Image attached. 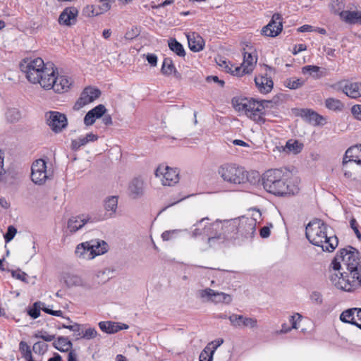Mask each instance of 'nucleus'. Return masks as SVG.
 Returning a JSON list of instances; mask_svg holds the SVG:
<instances>
[{"mask_svg":"<svg viewBox=\"0 0 361 361\" xmlns=\"http://www.w3.org/2000/svg\"><path fill=\"white\" fill-rule=\"evenodd\" d=\"M147 61L152 66H156L157 64V56L154 54H148L146 56Z\"/></svg>","mask_w":361,"mask_h":361,"instance_id":"obj_63","label":"nucleus"},{"mask_svg":"<svg viewBox=\"0 0 361 361\" xmlns=\"http://www.w3.org/2000/svg\"><path fill=\"white\" fill-rule=\"evenodd\" d=\"M7 117L9 118L11 121H17L20 118L19 111L15 109L8 110Z\"/></svg>","mask_w":361,"mask_h":361,"instance_id":"obj_59","label":"nucleus"},{"mask_svg":"<svg viewBox=\"0 0 361 361\" xmlns=\"http://www.w3.org/2000/svg\"><path fill=\"white\" fill-rule=\"evenodd\" d=\"M216 61L219 66L223 67L226 72L230 73L234 75L233 70L235 67H236L235 66L231 64L229 62L226 61L225 59L221 57Z\"/></svg>","mask_w":361,"mask_h":361,"instance_id":"obj_50","label":"nucleus"},{"mask_svg":"<svg viewBox=\"0 0 361 361\" xmlns=\"http://www.w3.org/2000/svg\"><path fill=\"white\" fill-rule=\"evenodd\" d=\"M261 218V213L259 209H255L251 216H243L238 219H235L233 224L231 228L237 226V233L239 235L245 238H252L256 231V225Z\"/></svg>","mask_w":361,"mask_h":361,"instance_id":"obj_6","label":"nucleus"},{"mask_svg":"<svg viewBox=\"0 0 361 361\" xmlns=\"http://www.w3.org/2000/svg\"><path fill=\"white\" fill-rule=\"evenodd\" d=\"M319 70V68L317 66H305L302 68V72L303 74H310L317 73Z\"/></svg>","mask_w":361,"mask_h":361,"instance_id":"obj_57","label":"nucleus"},{"mask_svg":"<svg viewBox=\"0 0 361 361\" xmlns=\"http://www.w3.org/2000/svg\"><path fill=\"white\" fill-rule=\"evenodd\" d=\"M57 71L58 70L54 64L47 63V66L41 71L40 75L38 76L39 78V81L36 82L35 84H39L44 90H51Z\"/></svg>","mask_w":361,"mask_h":361,"instance_id":"obj_13","label":"nucleus"},{"mask_svg":"<svg viewBox=\"0 0 361 361\" xmlns=\"http://www.w3.org/2000/svg\"><path fill=\"white\" fill-rule=\"evenodd\" d=\"M63 279L68 287L83 286L82 278L78 275L66 273L63 274Z\"/></svg>","mask_w":361,"mask_h":361,"instance_id":"obj_38","label":"nucleus"},{"mask_svg":"<svg viewBox=\"0 0 361 361\" xmlns=\"http://www.w3.org/2000/svg\"><path fill=\"white\" fill-rule=\"evenodd\" d=\"M31 178L37 185L44 184L49 178L47 164L44 159L36 160L32 165Z\"/></svg>","mask_w":361,"mask_h":361,"instance_id":"obj_14","label":"nucleus"},{"mask_svg":"<svg viewBox=\"0 0 361 361\" xmlns=\"http://www.w3.org/2000/svg\"><path fill=\"white\" fill-rule=\"evenodd\" d=\"M326 107L333 111H341L344 108V104L337 99L328 98L325 102Z\"/></svg>","mask_w":361,"mask_h":361,"instance_id":"obj_42","label":"nucleus"},{"mask_svg":"<svg viewBox=\"0 0 361 361\" xmlns=\"http://www.w3.org/2000/svg\"><path fill=\"white\" fill-rule=\"evenodd\" d=\"M106 108L103 104H99L89 111L84 118V123L89 126H92L97 118H101L106 112Z\"/></svg>","mask_w":361,"mask_h":361,"instance_id":"obj_24","label":"nucleus"},{"mask_svg":"<svg viewBox=\"0 0 361 361\" xmlns=\"http://www.w3.org/2000/svg\"><path fill=\"white\" fill-rule=\"evenodd\" d=\"M228 319L231 324L235 328L248 327L250 329H256L258 326L257 319L254 317L233 314L228 317Z\"/></svg>","mask_w":361,"mask_h":361,"instance_id":"obj_18","label":"nucleus"},{"mask_svg":"<svg viewBox=\"0 0 361 361\" xmlns=\"http://www.w3.org/2000/svg\"><path fill=\"white\" fill-rule=\"evenodd\" d=\"M351 112L356 119L361 121V105L353 106Z\"/></svg>","mask_w":361,"mask_h":361,"instance_id":"obj_61","label":"nucleus"},{"mask_svg":"<svg viewBox=\"0 0 361 361\" xmlns=\"http://www.w3.org/2000/svg\"><path fill=\"white\" fill-rule=\"evenodd\" d=\"M12 276L22 281H25L27 277V274L25 272L21 271L20 270L13 271Z\"/></svg>","mask_w":361,"mask_h":361,"instance_id":"obj_62","label":"nucleus"},{"mask_svg":"<svg viewBox=\"0 0 361 361\" xmlns=\"http://www.w3.org/2000/svg\"><path fill=\"white\" fill-rule=\"evenodd\" d=\"M98 137L97 135L92 133H87L85 136H80L71 140V149L73 151H78L81 147L86 145L87 143L97 141Z\"/></svg>","mask_w":361,"mask_h":361,"instance_id":"obj_26","label":"nucleus"},{"mask_svg":"<svg viewBox=\"0 0 361 361\" xmlns=\"http://www.w3.org/2000/svg\"><path fill=\"white\" fill-rule=\"evenodd\" d=\"M188 46L190 50L197 52L203 49L204 42L202 37L200 35L195 36L192 34V37L190 35L188 36Z\"/></svg>","mask_w":361,"mask_h":361,"instance_id":"obj_37","label":"nucleus"},{"mask_svg":"<svg viewBox=\"0 0 361 361\" xmlns=\"http://www.w3.org/2000/svg\"><path fill=\"white\" fill-rule=\"evenodd\" d=\"M209 218H202L194 224L191 228L190 236L193 238H196L200 236L205 237V221H208Z\"/></svg>","mask_w":361,"mask_h":361,"instance_id":"obj_33","label":"nucleus"},{"mask_svg":"<svg viewBox=\"0 0 361 361\" xmlns=\"http://www.w3.org/2000/svg\"><path fill=\"white\" fill-rule=\"evenodd\" d=\"M282 18L279 13H274L270 22L262 30V35L274 37L279 35L283 29Z\"/></svg>","mask_w":361,"mask_h":361,"instance_id":"obj_17","label":"nucleus"},{"mask_svg":"<svg viewBox=\"0 0 361 361\" xmlns=\"http://www.w3.org/2000/svg\"><path fill=\"white\" fill-rule=\"evenodd\" d=\"M90 221V218L88 215L73 216L68 220L67 228L71 233H74L82 228Z\"/></svg>","mask_w":361,"mask_h":361,"instance_id":"obj_25","label":"nucleus"},{"mask_svg":"<svg viewBox=\"0 0 361 361\" xmlns=\"http://www.w3.org/2000/svg\"><path fill=\"white\" fill-rule=\"evenodd\" d=\"M99 326L102 331L114 334L119 331V324L111 322H100Z\"/></svg>","mask_w":361,"mask_h":361,"instance_id":"obj_41","label":"nucleus"},{"mask_svg":"<svg viewBox=\"0 0 361 361\" xmlns=\"http://www.w3.org/2000/svg\"><path fill=\"white\" fill-rule=\"evenodd\" d=\"M339 16L343 21L349 24L361 23V12L359 11H343Z\"/></svg>","mask_w":361,"mask_h":361,"instance_id":"obj_31","label":"nucleus"},{"mask_svg":"<svg viewBox=\"0 0 361 361\" xmlns=\"http://www.w3.org/2000/svg\"><path fill=\"white\" fill-rule=\"evenodd\" d=\"M98 336V332L94 327L87 326V324H82V330L81 334H75V340L81 338L85 340H91L95 338Z\"/></svg>","mask_w":361,"mask_h":361,"instance_id":"obj_34","label":"nucleus"},{"mask_svg":"<svg viewBox=\"0 0 361 361\" xmlns=\"http://www.w3.org/2000/svg\"><path fill=\"white\" fill-rule=\"evenodd\" d=\"M264 188L274 195L286 196L299 192L298 181L286 169H274L265 171L262 176Z\"/></svg>","mask_w":361,"mask_h":361,"instance_id":"obj_1","label":"nucleus"},{"mask_svg":"<svg viewBox=\"0 0 361 361\" xmlns=\"http://www.w3.org/2000/svg\"><path fill=\"white\" fill-rule=\"evenodd\" d=\"M310 299L317 304H322L323 301L322 295L318 291L312 292L310 295Z\"/></svg>","mask_w":361,"mask_h":361,"instance_id":"obj_60","label":"nucleus"},{"mask_svg":"<svg viewBox=\"0 0 361 361\" xmlns=\"http://www.w3.org/2000/svg\"><path fill=\"white\" fill-rule=\"evenodd\" d=\"M302 146L299 141L292 140H288L286 145V149L295 154L299 153L302 150Z\"/></svg>","mask_w":361,"mask_h":361,"instance_id":"obj_45","label":"nucleus"},{"mask_svg":"<svg viewBox=\"0 0 361 361\" xmlns=\"http://www.w3.org/2000/svg\"><path fill=\"white\" fill-rule=\"evenodd\" d=\"M47 125L55 133H61L68 126L66 116L59 111H49L45 114Z\"/></svg>","mask_w":361,"mask_h":361,"instance_id":"obj_10","label":"nucleus"},{"mask_svg":"<svg viewBox=\"0 0 361 361\" xmlns=\"http://www.w3.org/2000/svg\"><path fill=\"white\" fill-rule=\"evenodd\" d=\"M110 8L111 5L107 2L103 3L98 8H96L93 5H87L83 8L82 13L87 17L97 16L106 12Z\"/></svg>","mask_w":361,"mask_h":361,"instance_id":"obj_28","label":"nucleus"},{"mask_svg":"<svg viewBox=\"0 0 361 361\" xmlns=\"http://www.w3.org/2000/svg\"><path fill=\"white\" fill-rule=\"evenodd\" d=\"M42 306H44V303L42 302H36L33 304L32 308L28 310V314L33 319H37L40 315V310Z\"/></svg>","mask_w":361,"mask_h":361,"instance_id":"obj_48","label":"nucleus"},{"mask_svg":"<svg viewBox=\"0 0 361 361\" xmlns=\"http://www.w3.org/2000/svg\"><path fill=\"white\" fill-rule=\"evenodd\" d=\"M108 245L104 241L92 240L79 244L75 249V255L82 259H92L107 251Z\"/></svg>","mask_w":361,"mask_h":361,"instance_id":"obj_8","label":"nucleus"},{"mask_svg":"<svg viewBox=\"0 0 361 361\" xmlns=\"http://www.w3.org/2000/svg\"><path fill=\"white\" fill-rule=\"evenodd\" d=\"M343 92L349 97L356 99L361 97V82H350L342 87Z\"/></svg>","mask_w":361,"mask_h":361,"instance_id":"obj_30","label":"nucleus"},{"mask_svg":"<svg viewBox=\"0 0 361 361\" xmlns=\"http://www.w3.org/2000/svg\"><path fill=\"white\" fill-rule=\"evenodd\" d=\"M233 222L234 219L225 220L224 221H221V232H224L226 233V234H227L225 236V240L235 238H237V235H238V233H237V226H234L233 228H231V225L233 224Z\"/></svg>","mask_w":361,"mask_h":361,"instance_id":"obj_32","label":"nucleus"},{"mask_svg":"<svg viewBox=\"0 0 361 361\" xmlns=\"http://www.w3.org/2000/svg\"><path fill=\"white\" fill-rule=\"evenodd\" d=\"M48 350V345L44 342L38 341L34 343L32 346V350L35 353L42 355Z\"/></svg>","mask_w":361,"mask_h":361,"instance_id":"obj_49","label":"nucleus"},{"mask_svg":"<svg viewBox=\"0 0 361 361\" xmlns=\"http://www.w3.org/2000/svg\"><path fill=\"white\" fill-rule=\"evenodd\" d=\"M61 327L63 329H69L70 331L74 332V336L75 334H81L82 330V324H79L78 323H75L73 325L62 324Z\"/></svg>","mask_w":361,"mask_h":361,"instance_id":"obj_54","label":"nucleus"},{"mask_svg":"<svg viewBox=\"0 0 361 361\" xmlns=\"http://www.w3.org/2000/svg\"><path fill=\"white\" fill-rule=\"evenodd\" d=\"M327 229V224L315 219L307 225L305 235L312 245L321 247L324 251L333 252L338 245V240L335 235H329Z\"/></svg>","mask_w":361,"mask_h":361,"instance_id":"obj_2","label":"nucleus"},{"mask_svg":"<svg viewBox=\"0 0 361 361\" xmlns=\"http://www.w3.org/2000/svg\"><path fill=\"white\" fill-rule=\"evenodd\" d=\"M257 61V57L255 55H253L252 53L245 52L241 66L235 67L233 70L234 75L239 77L251 73L256 66Z\"/></svg>","mask_w":361,"mask_h":361,"instance_id":"obj_15","label":"nucleus"},{"mask_svg":"<svg viewBox=\"0 0 361 361\" xmlns=\"http://www.w3.org/2000/svg\"><path fill=\"white\" fill-rule=\"evenodd\" d=\"M180 232L181 230L179 229L166 231L162 233L161 238L164 241L171 240L176 238Z\"/></svg>","mask_w":361,"mask_h":361,"instance_id":"obj_51","label":"nucleus"},{"mask_svg":"<svg viewBox=\"0 0 361 361\" xmlns=\"http://www.w3.org/2000/svg\"><path fill=\"white\" fill-rule=\"evenodd\" d=\"M352 162L361 165V145L351 147L346 150L342 164L346 167Z\"/></svg>","mask_w":361,"mask_h":361,"instance_id":"obj_21","label":"nucleus"},{"mask_svg":"<svg viewBox=\"0 0 361 361\" xmlns=\"http://www.w3.org/2000/svg\"><path fill=\"white\" fill-rule=\"evenodd\" d=\"M329 276L332 284L338 289L352 292L361 286V271L355 270L331 269Z\"/></svg>","mask_w":361,"mask_h":361,"instance_id":"obj_4","label":"nucleus"},{"mask_svg":"<svg viewBox=\"0 0 361 361\" xmlns=\"http://www.w3.org/2000/svg\"><path fill=\"white\" fill-rule=\"evenodd\" d=\"M303 116L308 120V121L314 125V126H318L322 123V121H324V118L319 115L317 113L311 111L310 109H306L303 111Z\"/></svg>","mask_w":361,"mask_h":361,"instance_id":"obj_39","label":"nucleus"},{"mask_svg":"<svg viewBox=\"0 0 361 361\" xmlns=\"http://www.w3.org/2000/svg\"><path fill=\"white\" fill-rule=\"evenodd\" d=\"M35 337L37 338H42L43 341L49 342L55 338V335L49 334L47 331H39L35 334Z\"/></svg>","mask_w":361,"mask_h":361,"instance_id":"obj_52","label":"nucleus"},{"mask_svg":"<svg viewBox=\"0 0 361 361\" xmlns=\"http://www.w3.org/2000/svg\"><path fill=\"white\" fill-rule=\"evenodd\" d=\"M101 94L99 89L92 87H87L83 90L80 98L75 104L74 108L80 109L84 106L92 102L97 99Z\"/></svg>","mask_w":361,"mask_h":361,"instance_id":"obj_16","label":"nucleus"},{"mask_svg":"<svg viewBox=\"0 0 361 361\" xmlns=\"http://www.w3.org/2000/svg\"><path fill=\"white\" fill-rule=\"evenodd\" d=\"M42 310H43L44 312L49 314L63 317V312L61 310H52L49 309L48 307H46L44 303V306H42Z\"/></svg>","mask_w":361,"mask_h":361,"instance_id":"obj_56","label":"nucleus"},{"mask_svg":"<svg viewBox=\"0 0 361 361\" xmlns=\"http://www.w3.org/2000/svg\"><path fill=\"white\" fill-rule=\"evenodd\" d=\"M351 228L353 230L355 234L359 240H361V233L358 229V224L355 219H351L350 221Z\"/></svg>","mask_w":361,"mask_h":361,"instance_id":"obj_58","label":"nucleus"},{"mask_svg":"<svg viewBox=\"0 0 361 361\" xmlns=\"http://www.w3.org/2000/svg\"><path fill=\"white\" fill-rule=\"evenodd\" d=\"M214 350L208 345L201 352L200 355V361H212Z\"/></svg>","mask_w":361,"mask_h":361,"instance_id":"obj_46","label":"nucleus"},{"mask_svg":"<svg viewBox=\"0 0 361 361\" xmlns=\"http://www.w3.org/2000/svg\"><path fill=\"white\" fill-rule=\"evenodd\" d=\"M232 105L236 111L245 114L259 124L265 122L264 116L267 110L274 106V104L269 100L258 101L247 98H233Z\"/></svg>","mask_w":361,"mask_h":361,"instance_id":"obj_3","label":"nucleus"},{"mask_svg":"<svg viewBox=\"0 0 361 361\" xmlns=\"http://www.w3.org/2000/svg\"><path fill=\"white\" fill-rule=\"evenodd\" d=\"M17 233V229L13 226H9L8 227L7 232L4 234V237L6 243H9L13 239Z\"/></svg>","mask_w":361,"mask_h":361,"instance_id":"obj_53","label":"nucleus"},{"mask_svg":"<svg viewBox=\"0 0 361 361\" xmlns=\"http://www.w3.org/2000/svg\"><path fill=\"white\" fill-rule=\"evenodd\" d=\"M52 344L56 350L61 352H68L73 348L72 342L65 336H59Z\"/></svg>","mask_w":361,"mask_h":361,"instance_id":"obj_36","label":"nucleus"},{"mask_svg":"<svg viewBox=\"0 0 361 361\" xmlns=\"http://www.w3.org/2000/svg\"><path fill=\"white\" fill-rule=\"evenodd\" d=\"M221 221H216L212 223V230L207 238V242L209 247L214 245L216 243H222L225 240V236L227 235L221 232Z\"/></svg>","mask_w":361,"mask_h":361,"instance_id":"obj_20","label":"nucleus"},{"mask_svg":"<svg viewBox=\"0 0 361 361\" xmlns=\"http://www.w3.org/2000/svg\"><path fill=\"white\" fill-rule=\"evenodd\" d=\"M19 350L22 354V357L25 360L30 359L32 357V352L30 346L25 341H21L19 343Z\"/></svg>","mask_w":361,"mask_h":361,"instance_id":"obj_47","label":"nucleus"},{"mask_svg":"<svg viewBox=\"0 0 361 361\" xmlns=\"http://www.w3.org/2000/svg\"><path fill=\"white\" fill-rule=\"evenodd\" d=\"M174 71L175 66L172 60L170 58L164 59L162 63L161 73L164 75H170Z\"/></svg>","mask_w":361,"mask_h":361,"instance_id":"obj_44","label":"nucleus"},{"mask_svg":"<svg viewBox=\"0 0 361 361\" xmlns=\"http://www.w3.org/2000/svg\"><path fill=\"white\" fill-rule=\"evenodd\" d=\"M156 177L160 178L163 185L173 186L179 182V171L177 169L160 165L155 171Z\"/></svg>","mask_w":361,"mask_h":361,"instance_id":"obj_11","label":"nucleus"},{"mask_svg":"<svg viewBox=\"0 0 361 361\" xmlns=\"http://www.w3.org/2000/svg\"><path fill=\"white\" fill-rule=\"evenodd\" d=\"M68 354V361H78V354L75 350L71 349Z\"/></svg>","mask_w":361,"mask_h":361,"instance_id":"obj_64","label":"nucleus"},{"mask_svg":"<svg viewBox=\"0 0 361 361\" xmlns=\"http://www.w3.org/2000/svg\"><path fill=\"white\" fill-rule=\"evenodd\" d=\"M71 85L72 80L70 78L66 75H59L57 72L51 90L56 93H63L68 92Z\"/></svg>","mask_w":361,"mask_h":361,"instance_id":"obj_23","label":"nucleus"},{"mask_svg":"<svg viewBox=\"0 0 361 361\" xmlns=\"http://www.w3.org/2000/svg\"><path fill=\"white\" fill-rule=\"evenodd\" d=\"M218 174L224 181L232 184H241L247 179L245 169L235 164H224L218 168Z\"/></svg>","mask_w":361,"mask_h":361,"instance_id":"obj_7","label":"nucleus"},{"mask_svg":"<svg viewBox=\"0 0 361 361\" xmlns=\"http://www.w3.org/2000/svg\"><path fill=\"white\" fill-rule=\"evenodd\" d=\"M78 9L75 6L65 8L59 17V23L61 25L72 26L77 22Z\"/></svg>","mask_w":361,"mask_h":361,"instance_id":"obj_19","label":"nucleus"},{"mask_svg":"<svg viewBox=\"0 0 361 361\" xmlns=\"http://www.w3.org/2000/svg\"><path fill=\"white\" fill-rule=\"evenodd\" d=\"M47 66V63L41 58L25 59L20 64L22 72L25 74L27 79L32 83L39 80L41 71Z\"/></svg>","mask_w":361,"mask_h":361,"instance_id":"obj_9","label":"nucleus"},{"mask_svg":"<svg viewBox=\"0 0 361 361\" xmlns=\"http://www.w3.org/2000/svg\"><path fill=\"white\" fill-rule=\"evenodd\" d=\"M199 296L205 302H211L215 304H230L232 301L231 295L216 291L209 288L199 290Z\"/></svg>","mask_w":361,"mask_h":361,"instance_id":"obj_12","label":"nucleus"},{"mask_svg":"<svg viewBox=\"0 0 361 361\" xmlns=\"http://www.w3.org/2000/svg\"><path fill=\"white\" fill-rule=\"evenodd\" d=\"M305 84V80L302 78H291L285 81V85L289 89L295 90L302 87Z\"/></svg>","mask_w":361,"mask_h":361,"instance_id":"obj_43","label":"nucleus"},{"mask_svg":"<svg viewBox=\"0 0 361 361\" xmlns=\"http://www.w3.org/2000/svg\"><path fill=\"white\" fill-rule=\"evenodd\" d=\"M302 319V315L299 313H296L292 316L290 317L289 318V322H290L291 324V328L292 329H298V326H297V323L298 322H300Z\"/></svg>","mask_w":361,"mask_h":361,"instance_id":"obj_55","label":"nucleus"},{"mask_svg":"<svg viewBox=\"0 0 361 361\" xmlns=\"http://www.w3.org/2000/svg\"><path fill=\"white\" fill-rule=\"evenodd\" d=\"M358 309L359 308H350L343 311L340 315L341 321L357 326L358 320L355 318V314H357Z\"/></svg>","mask_w":361,"mask_h":361,"instance_id":"obj_35","label":"nucleus"},{"mask_svg":"<svg viewBox=\"0 0 361 361\" xmlns=\"http://www.w3.org/2000/svg\"><path fill=\"white\" fill-rule=\"evenodd\" d=\"M331 267L336 271L339 270L361 271L358 250L351 246L341 249L332 261Z\"/></svg>","mask_w":361,"mask_h":361,"instance_id":"obj_5","label":"nucleus"},{"mask_svg":"<svg viewBox=\"0 0 361 361\" xmlns=\"http://www.w3.org/2000/svg\"><path fill=\"white\" fill-rule=\"evenodd\" d=\"M169 49L180 57L185 56V51L183 45L176 39H170L168 42Z\"/></svg>","mask_w":361,"mask_h":361,"instance_id":"obj_40","label":"nucleus"},{"mask_svg":"<svg viewBox=\"0 0 361 361\" xmlns=\"http://www.w3.org/2000/svg\"><path fill=\"white\" fill-rule=\"evenodd\" d=\"M104 207L106 211L105 216L106 218H112L114 216L118 207V197L110 196L106 197L104 202Z\"/></svg>","mask_w":361,"mask_h":361,"instance_id":"obj_29","label":"nucleus"},{"mask_svg":"<svg viewBox=\"0 0 361 361\" xmlns=\"http://www.w3.org/2000/svg\"><path fill=\"white\" fill-rule=\"evenodd\" d=\"M144 185V180L141 178H133L128 185L129 195L133 199L142 196L145 190Z\"/></svg>","mask_w":361,"mask_h":361,"instance_id":"obj_22","label":"nucleus"},{"mask_svg":"<svg viewBox=\"0 0 361 361\" xmlns=\"http://www.w3.org/2000/svg\"><path fill=\"white\" fill-rule=\"evenodd\" d=\"M255 85L258 90L263 94L269 93L273 88L274 82L270 78L259 75L255 78Z\"/></svg>","mask_w":361,"mask_h":361,"instance_id":"obj_27","label":"nucleus"}]
</instances>
